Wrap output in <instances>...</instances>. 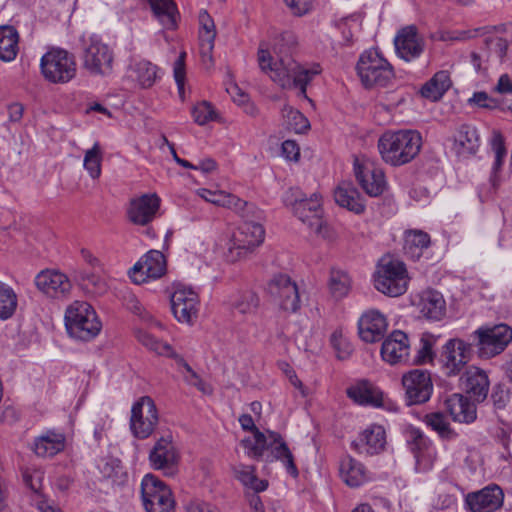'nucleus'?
<instances>
[{
    "label": "nucleus",
    "instance_id": "ddd939ff",
    "mask_svg": "<svg viewBox=\"0 0 512 512\" xmlns=\"http://www.w3.org/2000/svg\"><path fill=\"white\" fill-rule=\"evenodd\" d=\"M267 293L281 310L295 313L300 309L301 301L297 284L289 275L275 274L267 283Z\"/></svg>",
    "mask_w": 512,
    "mask_h": 512
},
{
    "label": "nucleus",
    "instance_id": "680f3d73",
    "mask_svg": "<svg viewBox=\"0 0 512 512\" xmlns=\"http://www.w3.org/2000/svg\"><path fill=\"white\" fill-rule=\"evenodd\" d=\"M495 27L485 26L474 29L458 30L452 32L446 39L451 41H466L495 30Z\"/></svg>",
    "mask_w": 512,
    "mask_h": 512
},
{
    "label": "nucleus",
    "instance_id": "864d4df0",
    "mask_svg": "<svg viewBox=\"0 0 512 512\" xmlns=\"http://www.w3.org/2000/svg\"><path fill=\"white\" fill-rule=\"evenodd\" d=\"M103 154L98 142H95L91 149L85 152L83 166L91 178L98 179L101 175V164Z\"/></svg>",
    "mask_w": 512,
    "mask_h": 512
},
{
    "label": "nucleus",
    "instance_id": "774afa93",
    "mask_svg": "<svg viewBox=\"0 0 512 512\" xmlns=\"http://www.w3.org/2000/svg\"><path fill=\"white\" fill-rule=\"evenodd\" d=\"M282 154L288 160H298L300 149L293 140H286L282 143Z\"/></svg>",
    "mask_w": 512,
    "mask_h": 512
},
{
    "label": "nucleus",
    "instance_id": "2f4dec72",
    "mask_svg": "<svg viewBox=\"0 0 512 512\" xmlns=\"http://www.w3.org/2000/svg\"><path fill=\"white\" fill-rule=\"evenodd\" d=\"M155 19L166 30L178 27L179 11L174 0H145Z\"/></svg>",
    "mask_w": 512,
    "mask_h": 512
},
{
    "label": "nucleus",
    "instance_id": "412c9836",
    "mask_svg": "<svg viewBox=\"0 0 512 512\" xmlns=\"http://www.w3.org/2000/svg\"><path fill=\"white\" fill-rule=\"evenodd\" d=\"M37 289L53 299L67 297L72 289L68 276L58 270L46 269L39 272L34 280Z\"/></svg>",
    "mask_w": 512,
    "mask_h": 512
},
{
    "label": "nucleus",
    "instance_id": "aec40b11",
    "mask_svg": "<svg viewBox=\"0 0 512 512\" xmlns=\"http://www.w3.org/2000/svg\"><path fill=\"white\" fill-rule=\"evenodd\" d=\"M165 256L158 250L148 251L131 269L130 278L136 284L158 279L166 273Z\"/></svg>",
    "mask_w": 512,
    "mask_h": 512
},
{
    "label": "nucleus",
    "instance_id": "5701e85b",
    "mask_svg": "<svg viewBox=\"0 0 512 512\" xmlns=\"http://www.w3.org/2000/svg\"><path fill=\"white\" fill-rule=\"evenodd\" d=\"M504 500L502 489L495 485H488L478 491L470 492L465 496V505L471 512H495Z\"/></svg>",
    "mask_w": 512,
    "mask_h": 512
},
{
    "label": "nucleus",
    "instance_id": "c85d7f7f",
    "mask_svg": "<svg viewBox=\"0 0 512 512\" xmlns=\"http://www.w3.org/2000/svg\"><path fill=\"white\" fill-rule=\"evenodd\" d=\"M347 396L355 403L363 406L381 407L383 393L367 380H360L346 390Z\"/></svg>",
    "mask_w": 512,
    "mask_h": 512
},
{
    "label": "nucleus",
    "instance_id": "e433bc0d",
    "mask_svg": "<svg viewBox=\"0 0 512 512\" xmlns=\"http://www.w3.org/2000/svg\"><path fill=\"white\" fill-rule=\"evenodd\" d=\"M65 447V436L55 431H47L35 438L33 451L39 457H53Z\"/></svg>",
    "mask_w": 512,
    "mask_h": 512
},
{
    "label": "nucleus",
    "instance_id": "dca6fc26",
    "mask_svg": "<svg viewBox=\"0 0 512 512\" xmlns=\"http://www.w3.org/2000/svg\"><path fill=\"white\" fill-rule=\"evenodd\" d=\"M150 467L162 471L165 476L178 473L180 454L173 444L171 436L160 437L148 454Z\"/></svg>",
    "mask_w": 512,
    "mask_h": 512
},
{
    "label": "nucleus",
    "instance_id": "c756f323",
    "mask_svg": "<svg viewBox=\"0 0 512 512\" xmlns=\"http://www.w3.org/2000/svg\"><path fill=\"white\" fill-rule=\"evenodd\" d=\"M335 202L347 210L362 214L365 211L364 200L352 182L342 181L334 190Z\"/></svg>",
    "mask_w": 512,
    "mask_h": 512
},
{
    "label": "nucleus",
    "instance_id": "69168bd1",
    "mask_svg": "<svg viewBox=\"0 0 512 512\" xmlns=\"http://www.w3.org/2000/svg\"><path fill=\"white\" fill-rule=\"evenodd\" d=\"M470 101L481 108L504 109L499 99L490 97L486 92H475Z\"/></svg>",
    "mask_w": 512,
    "mask_h": 512
},
{
    "label": "nucleus",
    "instance_id": "052dcab7",
    "mask_svg": "<svg viewBox=\"0 0 512 512\" xmlns=\"http://www.w3.org/2000/svg\"><path fill=\"white\" fill-rule=\"evenodd\" d=\"M330 341L333 348L337 351V357L341 360L347 359L353 351L351 343L343 337L341 331H334Z\"/></svg>",
    "mask_w": 512,
    "mask_h": 512
},
{
    "label": "nucleus",
    "instance_id": "c9c22d12",
    "mask_svg": "<svg viewBox=\"0 0 512 512\" xmlns=\"http://www.w3.org/2000/svg\"><path fill=\"white\" fill-rule=\"evenodd\" d=\"M269 437L268 450H270L272 458L281 461L287 472L293 477H297L299 472L294 463L293 455L282 436L277 432L269 431Z\"/></svg>",
    "mask_w": 512,
    "mask_h": 512
},
{
    "label": "nucleus",
    "instance_id": "58836bf2",
    "mask_svg": "<svg viewBox=\"0 0 512 512\" xmlns=\"http://www.w3.org/2000/svg\"><path fill=\"white\" fill-rule=\"evenodd\" d=\"M423 422L443 440H453L458 436L443 411L427 413L423 418Z\"/></svg>",
    "mask_w": 512,
    "mask_h": 512
},
{
    "label": "nucleus",
    "instance_id": "09e8293b",
    "mask_svg": "<svg viewBox=\"0 0 512 512\" xmlns=\"http://www.w3.org/2000/svg\"><path fill=\"white\" fill-rule=\"evenodd\" d=\"M131 71L134 73L135 79L143 88L151 87L158 77L157 66L146 60L134 62L131 65Z\"/></svg>",
    "mask_w": 512,
    "mask_h": 512
},
{
    "label": "nucleus",
    "instance_id": "f03ea898",
    "mask_svg": "<svg viewBox=\"0 0 512 512\" xmlns=\"http://www.w3.org/2000/svg\"><path fill=\"white\" fill-rule=\"evenodd\" d=\"M422 137L416 130L387 131L378 140L382 159L392 166L411 162L420 152Z\"/></svg>",
    "mask_w": 512,
    "mask_h": 512
},
{
    "label": "nucleus",
    "instance_id": "6ab92c4d",
    "mask_svg": "<svg viewBox=\"0 0 512 512\" xmlns=\"http://www.w3.org/2000/svg\"><path fill=\"white\" fill-rule=\"evenodd\" d=\"M161 200L157 194H143L129 201L126 215L134 225L148 226L157 216Z\"/></svg>",
    "mask_w": 512,
    "mask_h": 512
},
{
    "label": "nucleus",
    "instance_id": "6e6552de",
    "mask_svg": "<svg viewBox=\"0 0 512 512\" xmlns=\"http://www.w3.org/2000/svg\"><path fill=\"white\" fill-rule=\"evenodd\" d=\"M141 498L146 512H174L175 499L170 487L153 474L141 481Z\"/></svg>",
    "mask_w": 512,
    "mask_h": 512
},
{
    "label": "nucleus",
    "instance_id": "6e6d98bb",
    "mask_svg": "<svg viewBox=\"0 0 512 512\" xmlns=\"http://www.w3.org/2000/svg\"><path fill=\"white\" fill-rule=\"evenodd\" d=\"M436 339L432 334L423 333L420 338L417 354L412 360L416 364H423L432 361L434 357L433 347Z\"/></svg>",
    "mask_w": 512,
    "mask_h": 512
},
{
    "label": "nucleus",
    "instance_id": "72a5a7b5",
    "mask_svg": "<svg viewBox=\"0 0 512 512\" xmlns=\"http://www.w3.org/2000/svg\"><path fill=\"white\" fill-rule=\"evenodd\" d=\"M489 384L486 372L479 368H470L464 375V388L477 402H482L486 399Z\"/></svg>",
    "mask_w": 512,
    "mask_h": 512
},
{
    "label": "nucleus",
    "instance_id": "8fccbe9b",
    "mask_svg": "<svg viewBox=\"0 0 512 512\" xmlns=\"http://www.w3.org/2000/svg\"><path fill=\"white\" fill-rule=\"evenodd\" d=\"M285 127L297 134L306 132L310 128L308 119L292 106L285 104L282 108Z\"/></svg>",
    "mask_w": 512,
    "mask_h": 512
},
{
    "label": "nucleus",
    "instance_id": "f8f14e48",
    "mask_svg": "<svg viewBox=\"0 0 512 512\" xmlns=\"http://www.w3.org/2000/svg\"><path fill=\"white\" fill-rule=\"evenodd\" d=\"M472 344L460 338H451L443 346L439 356L442 373L447 377L457 376L471 359Z\"/></svg>",
    "mask_w": 512,
    "mask_h": 512
},
{
    "label": "nucleus",
    "instance_id": "3c124183",
    "mask_svg": "<svg viewBox=\"0 0 512 512\" xmlns=\"http://www.w3.org/2000/svg\"><path fill=\"white\" fill-rule=\"evenodd\" d=\"M491 147L495 153V160L492 166V185L496 186V173L501 169L503 165L504 158L507 154V150L505 147L504 137L502 133L498 130H494L491 138Z\"/></svg>",
    "mask_w": 512,
    "mask_h": 512
},
{
    "label": "nucleus",
    "instance_id": "0eeeda50",
    "mask_svg": "<svg viewBox=\"0 0 512 512\" xmlns=\"http://www.w3.org/2000/svg\"><path fill=\"white\" fill-rule=\"evenodd\" d=\"M294 215L317 236L324 239L332 237L331 230L323 219L322 197L313 193L309 198L297 196L292 204Z\"/></svg>",
    "mask_w": 512,
    "mask_h": 512
},
{
    "label": "nucleus",
    "instance_id": "f704fd0d",
    "mask_svg": "<svg viewBox=\"0 0 512 512\" xmlns=\"http://www.w3.org/2000/svg\"><path fill=\"white\" fill-rule=\"evenodd\" d=\"M480 145V137L477 129L469 124L460 126L454 139V150L459 156L475 154Z\"/></svg>",
    "mask_w": 512,
    "mask_h": 512
},
{
    "label": "nucleus",
    "instance_id": "338daca9",
    "mask_svg": "<svg viewBox=\"0 0 512 512\" xmlns=\"http://www.w3.org/2000/svg\"><path fill=\"white\" fill-rule=\"evenodd\" d=\"M199 196L203 198L205 201L212 203L216 206H223L225 197L227 192L222 190H209V189H200L198 192Z\"/></svg>",
    "mask_w": 512,
    "mask_h": 512
},
{
    "label": "nucleus",
    "instance_id": "13d9d810",
    "mask_svg": "<svg viewBox=\"0 0 512 512\" xmlns=\"http://www.w3.org/2000/svg\"><path fill=\"white\" fill-rule=\"evenodd\" d=\"M192 116L197 124L205 125L215 119L216 112L210 103L203 101L194 106Z\"/></svg>",
    "mask_w": 512,
    "mask_h": 512
},
{
    "label": "nucleus",
    "instance_id": "79ce46f5",
    "mask_svg": "<svg viewBox=\"0 0 512 512\" xmlns=\"http://www.w3.org/2000/svg\"><path fill=\"white\" fill-rule=\"evenodd\" d=\"M200 30V52L203 57L211 58V53L214 48V40L216 37L214 21L210 15L204 11L199 15Z\"/></svg>",
    "mask_w": 512,
    "mask_h": 512
},
{
    "label": "nucleus",
    "instance_id": "5fc2aeb1",
    "mask_svg": "<svg viewBox=\"0 0 512 512\" xmlns=\"http://www.w3.org/2000/svg\"><path fill=\"white\" fill-rule=\"evenodd\" d=\"M224 202L225 203H223L222 207L233 210L242 218H251L256 212V207L254 204L244 201L238 196L228 192Z\"/></svg>",
    "mask_w": 512,
    "mask_h": 512
},
{
    "label": "nucleus",
    "instance_id": "ea45409f",
    "mask_svg": "<svg viewBox=\"0 0 512 512\" xmlns=\"http://www.w3.org/2000/svg\"><path fill=\"white\" fill-rule=\"evenodd\" d=\"M234 477L246 488L255 493L263 492L268 487V481L256 476V468L252 465L239 464L232 468Z\"/></svg>",
    "mask_w": 512,
    "mask_h": 512
},
{
    "label": "nucleus",
    "instance_id": "f3484780",
    "mask_svg": "<svg viewBox=\"0 0 512 512\" xmlns=\"http://www.w3.org/2000/svg\"><path fill=\"white\" fill-rule=\"evenodd\" d=\"M354 173L363 190L371 197L381 195L386 188L384 172L369 159H355Z\"/></svg>",
    "mask_w": 512,
    "mask_h": 512
},
{
    "label": "nucleus",
    "instance_id": "f257e3e1",
    "mask_svg": "<svg viewBox=\"0 0 512 512\" xmlns=\"http://www.w3.org/2000/svg\"><path fill=\"white\" fill-rule=\"evenodd\" d=\"M296 38L292 32H283L274 43L273 51L278 56L274 60L267 49L259 48L258 62L261 70L284 89L299 88L306 97V88L310 81L321 72L320 66H303L289 55Z\"/></svg>",
    "mask_w": 512,
    "mask_h": 512
},
{
    "label": "nucleus",
    "instance_id": "9d476101",
    "mask_svg": "<svg viewBox=\"0 0 512 512\" xmlns=\"http://www.w3.org/2000/svg\"><path fill=\"white\" fill-rule=\"evenodd\" d=\"M473 336L477 340L475 345L478 356L490 359L501 354L512 341V329L500 324L491 328H479Z\"/></svg>",
    "mask_w": 512,
    "mask_h": 512
},
{
    "label": "nucleus",
    "instance_id": "7ed1b4c3",
    "mask_svg": "<svg viewBox=\"0 0 512 512\" xmlns=\"http://www.w3.org/2000/svg\"><path fill=\"white\" fill-rule=\"evenodd\" d=\"M65 326L68 334L82 341L94 339L102 329L93 307L84 301H74L65 311Z\"/></svg>",
    "mask_w": 512,
    "mask_h": 512
},
{
    "label": "nucleus",
    "instance_id": "e2e57ef3",
    "mask_svg": "<svg viewBox=\"0 0 512 512\" xmlns=\"http://www.w3.org/2000/svg\"><path fill=\"white\" fill-rule=\"evenodd\" d=\"M314 0H284L289 12L296 17H302L313 9Z\"/></svg>",
    "mask_w": 512,
    "mask_h": 512
},
{
    "label": "nucleus",
    "instance_id": "2eb2a0df",
    "mask_svg": "<svg viewBox=\"0 0 512 512\" xmlns=\"http://www.w3.org/2000/svg\"><path fill=\"white\" fill-rule=\"evenodd\" d=\"M158 422V411L151 397L143 396L133 404L130 429L134 437L147 439L153 434Z\"/></svg>",
    "mask_w": 512,
    "mask_h": 512
},
{
    "label": "nucleus",
    "instance_id": "37998d69",
    "mask_svg": "<svg viewBox=\"0 0 512 512\" xmlns=\"http://www.w3.org/2000/svg\"><path fill=\"white\" fill-rule=\"evenodd\" d=\"M430 246V236L421 230H410L405 234L404 252L412 260H418Z\"/></svg>",
    "mask_w": 512,
    "mask_h": 512
},
{
    "label": "nucleus",
    "instance_id": "cd10ccee",
    "mask_svg": "<svg viewBox=\"0 0 512 512\" xmlns=\"http://www.w3.org/2000/svg\"><path fill=\"white\" fill-rule=\"evenodd\" d=\"M386 444V432L381 425H370L353 442L360 454L375 455L382 452Z\"/></svg>",
    "mask_w": 512,
    "mask_h": 512
},
{
    "label": "nucleus",
    "instance_id": "473e14b6",
    "mask_svg": "<svg viewBox=\"0 0 512 512\" xmlns=\"http://www.w3.org/2000/svg\"><path fill=\"white\" fill-rule=\"evenodd\" d=\"M98 469L101 475L100 480L111 487H120L127 482V472L117 458H102L98 464Z\"/></svg>",
    "mask_w": 512,
    "mask_h": 512
},
{
    "label": "nucleus",
    "instance_id": "393cba45",
    "mask_svg": "<svg viewBox=\"0 0 512 512\" xmlns=\"http://www.w3.org/2000/svg\"><path fill=\"white\" fill-rule=\"evenodd\" d=\"M443 408L454 422L472 424L477 419V407L468 397L454 393L447 396Z\"/></svg>",
    "mask_w": 512,
    "mask_h": 512
},
{
    "label": "nucleus",
    "instance_id": "4d7b16f0",
    "mask_svg": "<svg viewBox=\"0 0 512 512\" xmlns=\"http://www.w3.org/2000/svg\"><path fill=\"white\" fill-rule=\"evenodd\" d=\"M259 306V297L253 291H245L233 302V307L241 314L253 313Z\"/></svg>",
    "mask_w": 512,
    "mask_h": 512
},
{
    "label": "nucleus",
    "instance_id": "bb28decb",
    "mask_svg": "<svg viewBox=\"0 0 512 512\" xmlns=\"http://www.w3.org/2000/svg\"><path fill=\"white\" fill-rule=\"evenodd\" d=\"M397 54L405 61H411L423 52V41L414 26L402 28L394 40Z\"/></svg>",
    "mask_w": 512,
    "mask_h": 512
},
{
    "label": "nucleus",
    "instance_id": "0e129e2a",
    "mask_svg": "<svg viewBox=\"0 0 512 512\" xmlns=\"http://www.w3.org/2000/svg\"><path fill=\"white\" fill-rule=\"evenodd\" d=\"M185 56L186 53L182 52L174 63V78L178 87L181 99H184V85H185Z\"/></svg>",
    "mask_w": 512,
    "mask_h": 512
},
{
    "label": "nucleus",
    "instance_id": "4be33fe9",
    "mask_svg": "<svg viewBox=\"0 0 512 512\" xmlns=\"http://www.w3.org/2000/svg\"><path fill=\"white\" fill-rule=\"evenodd\" d=\"M171 310L182 323H191L197 317L199 297L191 288L178 286L171 295Z\"/></svg>",
    "mask_w": 512,
    "mask_h": 512
},
{
    "label": "nucleus",
    "instance_id": "a18cd8bd",
    "mask_svg": "<svg viewBox=\"0 0 512 512\" xmlns=\"http://www.w3.org/2000/svg\"><path fill=\"white\" fill-rule=\"evenodd\" d=\"M252 436L245 437L240 441V445L244 448L245 454L252 459L259 460L263 457L270 441L269 431L267 434L256 431Z\"/></svg>",
    "mask_w": 512,
    "mask_h": 512
},
{
    "label": "nucleus",
    "instance_id": "49530a36",
    "mask_svg": "<svg viewBox=\"0 0 512 512\" xmlns=\"http://www.w3.org/2000/svg\"><path fill=\"white\" fill-rule=\"evenodd\" d=\"M18 307V296L7 283L0 281V320L13 317Z\"/></svg>",
    "mask_w": 512,
    "mask_h": 512
},
{
    "label": "nucleus",
    "instance_id": "9b49d317",
    "mask_svg": "<svg viewBox=\"0 0 512 512\" xmlns=\"http://www.w3.org/2000/svg\"><path fill=\"white\" fill-rule=\"evenodd\" d=\"M114 54L112 49L98 36H91L84 45L83 67L93 75L106 76L112 72Z\"/></svg>",
    "mask_w": 512,
    "mask_h": 512
},
{
    "label": "nucleus",
    "instance_id": "1a4fd4ad",
    "mask_svg": "<svg viewBox=\"0 0 512 512\" xmlns=\"http://www.w3.org/2000/svg\"><path fill=\"white\" fill-rule=\"evenodd\" d=\"M244 221L233 231L229 253L233 260L245 257L259 247L265 237V230L261 224L250 218H243Z\"/></svg>",
    "mask_w": 512,
    "mask_h": 512
},
{
    "label": "nucleus",
    "instance_id": "423d86ee",
    "mask_svg": "<svg viewBox=\"0 0 512 512\" xmlns=\"http://www.w3.org/2000/svg\"><path fill=\"white\" fill-rule=\"evenodd\" d=\"M40 69L48 82L65 84L76 76L77 65L73 54L64 49L55 48L41 57Z\"/></svg>",
    "mask_w": 512,
    "mask_h": 512
},
{
    "label": "nucleus",
    "instance_id": "bf43d9fd",
    "mask_svg": "<svg viewBox=\"0 0 512 512\" xmlns=\"http://www.w3.org/2000/svg\"><path fill=\"white\" fill-rule=\"evenodd\" d=\"M495 413L502 411L510 402L509 390L503 384H496L490 396Z\"/></svg>",
    "mask_w": 512,
    "mask_h": 512
},
{
    "label": "nucleus",
    "instance_id": "20e7f679",
    "mask_svg": "<svg viewBox=\"0 0 512 512\" xmlns=\"http://www.w3.org/2000/svg\"><path fill=\"white\" fill-rule=\"evenodd\" d=\"M356 71L366 88L385 87L394 76L392 66L376 49L366 50L360 55Z\"/></svg>",
    "mask_w": 512,
    "mask_h": 512
},
{
    "label": "nucleus",
    "instance_id": "b1692460",
    "mask_svg": "<svg viewBox=\"0 0 512 512\" xmlns=\"http://www.w3.org/2000/svg\"><path fill=\"white\" fill-rule=\"evenodd\" d=\"M387 319L378 310L364 312L358 320V333L366 343H374L383 339L387 331Z\"/></svg>",
    "mask_w": 512,
    "mask_h": 512
},
{
    "label": "nucleus",
    "instance_id": "a19ab883",
    "mask_svg": "<svg viewBox=\"0 0 512 512\" xmlns=\"http://www.w3.org/2000/svg\"><path fill=\"white\" fill-rule=\"evenodd\" d=\"M19 34L13 26H0V60L10 62L18 54Z\"/></svg>",
    "mask_w": 512,
    "mask_h": 512
},
{
    "label": "nucleus",
    "instance_id": "de8ad7c7",
    "mask_svg": "<svg viewBox=\"0 0 512 512\" xmlns=\"http://www.w3.org/2000/svg\"><path fill=\"white\" fill-rule=\"evenodd\" d=\"M328 288L331 296L340 300L346 297L351 290V279L349 275L341 270H332L328 281Z\"/></svg>",
    "mask_w": 512,
    "mask_h": 512
},
{
    "label": "nucleus",
    "instance_id": "7c9ffc66",
    "mask_svg": "<svg viewBox=\"0 0 512 512\" xmlns=\"http://www.w3.org/2000/svg\"><path fill=\"white\" fill-rule=\"evenodd\" d=\"M418 306L422 316L431 321H440L446 314L445 299L436 290L423 291Z\"/></svg>",
    "mask_w": 512,
    "mask_h": 512
},
{
    "label": "nucleus",
    "instance_id": "39448f33",
    "mask_svg": "<svg viewBox=\"0 0 512 512\" xmlns=\"http://www.w3.org/2000/svg\"><path fill=\"white\" fill-rule=\"evenodd\" d=\"M374 282L375 288L385 295L397 297L404 294L408 285L404 263L390 256L382 257Z\"/></svg>",
    "mask_w": 512,
    "mask_h": 512
},
{
    "label": "nucleus",
    "instance_id": "c03bdc74",
    "mask_svg": "<svg viewBox=\"0 0 512 512\" xmlns=\"http://www.w3.org/2000/svg\"><path fill=\"white\" fill-rule=\"evenodd\" d=\"M451 85L447 71H439L421 88V95L431 101H438Z\"/></svg>",
    "mask_w": 512,
    "mask_h": 512
},
{
    "label": "nucleus",
    "instance_id": "a211bd4d",
    "mask_svg": "<svg viewBox=\"0 0 512 512\" xmlns=\"http://www.w3.org/2000/svg\"><path fill=\"white\" fill-rule=\"evenodd\" d=\"M136 337L138 341L150 351L155 352L157 355L166 356L175 360L177 365L183 367L186 372L191 376V379H187L192 385L197 386L199 389L204 390L202 387L203 382L197 375V373L191 368V366L185 361V359L176 353L171 345L166 342L160 341L155 338L149 332L139 329L136 331Z\"/></svg>",
    "mask_w": 512,
    "mask_h": 512
},
{
    "label": "nucleus",
    "instance_id": "4468645a",
    "mask_svg": "<svg viewBox=\"0 0 512 512\" xmlns=\"http://www.w3.org/2000/svg\"><path fill=\"white\" fill-rule=\"evenodd\" d=\"M401 382L407 406L425 404L433 394L434 384L428 370L412 369L403 374Z\"/></svg>",
    "mask_w": 512,
    "mask_h": 512
},
{
    "label": "nucleus",
    "instance_id": "603ef678",
    "mask_svg": "<svg viewBox=\"0 0 512 512\" xmlns=\"http://www.w3.org/2000/svg\"><path fill=\"white\" fill-rule=\"evenodd\" d=\"M407 443L417 462L420 461L424 453L431 447L429 438L418 428L409 429Z\"/></svg>",
    "mask_w": 512,
    "mask_h": 512
},
{
    "label": "nucleus",
    "instance_id": "a878e982",
    "mask_svg": "<svg viewBox=\"0 0 512 512\" xmlns=\"http://www.w3.org/2000/svg\"><path fill=\"white\" fill-rule=\"evenodd\" d=\"M410 344L406 333L393 331L382 343V359L390 364L409 361Z\"/></svg>",
    "mask_w": 512,
    "mask_h": 512
},
{
    "label": "nucleus",
    "instance_id": "4c0bfd02",
    "mask_svg": "<svg viewBox=\"0 0 512 512\" xmlns=\"http://www.w3.org/2000/svg\"><path fill=\"white\" fill-rule=\"evenodd\" d=\"M339 471L342 480L350 487H359L367 479L364 466L350 456L341 460Z\"/></svg>",
    "mask_w": 512,
    "mask_h": 512
}]
</instances>
